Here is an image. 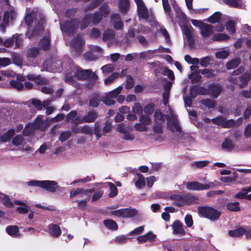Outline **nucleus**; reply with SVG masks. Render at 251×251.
<instances>
[{
	"mask_svg": "<svg viewBox=\"0 0 251 251\" xmlns=\"http://www.w3.org/2000/svg\"><path fill=\"white\" fill-rule=\"evenodd\" d=\"M103 223L104 226L110 229L116 230L118 228L117 224L112 220H105Z\"/></svg>",
	"mask_w": 251,
	"mask_h": 251,
	"instance_id": "42",
	"label": "nucleus"
},
{
	"mask_svg": "<svg viewBox=\"0 0 251 251\" xmlns=\"http://www.w3.org/2000/svg\"><path fill=\"white\" fill-rule=\"evenodd\" d=\"M233 147L234 145L232 141L228 139H226L222 144V148L226 150L230 151Z\"/></svg>",
	"mask_w": 251,
	"mask_h": 251,
	"instance_id": "55",
	"label": "nucleus"
},
{
	"mask_svg": "<svg viewBox=\"0 0 251 251\" xmlns=\"http://www.w3.org/2000/svg\"><path fill=\"white\" fill-rule=\"evenodd\" d=\"M249 192L248 187H245L237 193L234 196V198L238 199H246L248 193Z\"/></svg>",
	"mask_w": 251,
	"mask_h": 251,
	"instance_id": "43",
	"label": "nucleus"
},
{
	"mask_svg": "<svg viewBox=\"0 0 251 251\" xmlns=\"http://www.w3.org/2000/svg\"><path fill=\"white\" fill-rule=\"evenodd\" d=\"M184 195L175 194L172 195L170 196V199L174 201L173 205L181 206L185 205L186 202L184 200Z\"/></svg>",
	"mask_w": 251,
	"mask_h": 251,
	"instance_id": "23",
	"label": "nucleus"
},
{
	"mask_svg": "<svg viewBox=\"0 0 251 251\" xmlns=\"http://www.w3.org/2000/svg\"><path fill=\"white\" fill-rule=\"evenodd\" d=\"M114 65L112 64H109L103 66L101 70L103 73L108 74L113 71Z\"/></svg>",
	"mask_w": 251,
	"mask_h": 251,
	"instance_id": "64",
	"label": "nucleus"
},
{
	"mask_svg": "<svg viewBox=\"0 0 251 251\" xmlns=\"http://www.w3.org/2000/svg\"><path fill=\"white\" fill-rule=\"evenodd\" d=\"M184 59L188 64L197 66L200 63V60L197 58H192L189 55H186Z\"/></svg>",
	"mask_w": 251,
	"mask_h": 251,
	"instance_id": "49",
	"label": "nucleus"
},
{
	"mask_svg": "<svg viewBox=\"0 0 251 251\" xmlns=\"http://www.w3.org/2000/svg\"><path fill=\"white\" fill-rule=\"evenodd\" d=\"M213 27L210 25L205 24L201 27V33L203 37L206 38L213 33Z\"/></svg>",
	"mask_w": 251,
	"mask_h": 251,
	"instance_id": "30",
	"label": "nucleus"
},
{
	"mask_svg": "<svg viewBox=\"0 0 251 251\" xmlns=\"http://www.w3.org/2000/svg\"><path fill=\"white\" fill-rule=\"evenodd\" d=\"M48 232L53 237H59L61 233L60 226L55 224H50L48 226Z\"/></svg>",
	"mask_w": 251,
	"mask_h": 251,
	"instance_id": "20",
	"label": "nucleus"
},
{
	"mask_svg": "<svg viewBox=\"0 0 251 251\" xmlns=\"http://www.w3.org/2000/svg\"><path fill=\"white\" fill-rule=\"evenodd\" d=\"M14 203L15 204L19 205V206H18L16 209V211L19 213L25 214L29 211L30 207L25 202L20 200H15L14 201Z\"/></svg>",
	"mask_w": 251,
	"mask_h": 251,
	"instance_id": "18",
	"label": "nucleus"
},
{
	"mask_svg": "<svg viewBox=\"0 0 251 251\" xmlns=\"http://www.w3.org/2000/svg\"><path fill=\"white\" fill-rule=\"evenodd\" d=\"M198 211L201 217L206 218L212 221L217 220L221 214L220 211L208 206L199 207Z\"/></svg>",
	"mask_w": 251,
	"mask_h": 251,
	"instance_id": "8",
	"label": "nucleus"
},
{
	"mask_svg": "<svg viewBox=\"0 0 251 251\" xmlns=\"http://www.w3.org/2000/svg\"><path fill=\"white\" fill-rule=\"evenodd\" d=\"M222 90L221 85L219 84L210 85L208 88V93L213 98H217Z\"/></svg>",
	"mask_w": 251,
	"mask_h": 251,
	"instance_id": "26",
	"label": "nucleus"
},
{
	"mask_svg": "<svg viewBox=\"0 0 251 251\" xmlns=\"http://www.w3.org/2000/svg\"><path fill=\"white\" fill-rule=\"evenodd\" d=\"M212 121L214 124L221 125L224 127H230L239 125V124H237L236 122L232 120H226L220 117L214 118Z\"/></svg>",
	"mask_w": 251,
	"mask_h": 251,
	"instance_id": "14",
	"label": "nucleus"
},
{
	"mask_svg": "<svg viewBox=\"0 0 251 251\" xmlns=\"http://www.w3.org/2000/svg\"><path fill=\"white\" fill-rule=\"evenodd\" d=\"M209 163L208 161H199L193 162L191 164L192 166L194 168H202L206 166Z\"/></svg>",
	"mask_w": 251,
	"mask_h": 251,
	"instance_id": "54",
	"label": "nucleus"
},
{
	"mask_svg": "<svg viewBox=\"0 0 251 251\" xmlns=\"http://www.w3.org/2000/svg\"><path fill=\"white\" fill-rule=\"evenodd\" d=\"M109 13V9L106 4L103 5L100 9V11L94 14H88L85 16L81 21L80 28L83 29L88 26L91 21L94 24L99 23L103 16H106Z\"/></svg>",
	"mask_w": 251,
	"mask_h": 251,
	"instance_id": "2",
	"label": "nucleus"
},
{
	"mask_svg": "<svg viewBox=\"0 0 251 251\" xmlns=\"http://www.w3.org/2000/svg\"><path fill=\"white\" fill-rule=\"evenodd\" d=\"M134 179L135 184L137 188L141 189L145 186L146 183L145 177L141 174H137Z\"/></svg>",
	"mask_w": 251,
	"mask_h": 251,
	"instance_id": "32",
	"label": "nucleus"
},
{
	"mask_svg": "<svg viewBox=\"0 0 251 251\" xmlns=\"http://www.w3.org/2000/svg\"><path fill=\"white\" fill-rule=\"evenodd\" d=\"M91 51L99 57L101 55L102 50L100 47L97 46H93L91 49Z\"/></svg>",
	"mask_w": 251,
	"mask_h": 251,
	"instance_id": "63",
	"label": "nucleus"
},
{
	"mask_svg": "<svg viewBox=\"0 0 251 251\" xmlns=\"http://www.w3.org/2000/svg\"><path fill=\"white\" fill-rule=\"evenodd\" d=\"M169 115L167 118V125L168 128L172 132L176 133L177 135L180 136L182 133L181 128L177 121V116L175 114L173 110L170 107L169 108Z\"/></svg>",
	"mask_w": 251,
	"mask_h": 251,
	"instance_id": "5",
	"label": "nucleus"
},
{
	"mask_svg": "<svg viewBox=\"0 0 251 251\" xmlns=\"http://www.w3.org/2000/svg\"><path fill=\"white\" fill-rule=\"evenodd\" d=\"M221 16V13L220 12H216L208 18L207 21L211 23H215L219 22Z\"/></svg>",
	"mask_w": 251,
	"mask_h": 251,
	"instance_id": "50",
	"label": "nucleus"
},
{
	"mask_svg": "<svg viewBox=\"0 0 251 251\" xmlns=\"http://www.w3.org/2000/svg\"><path fill=\"white\" fill-rule=\"evenodd\" d=\"M111 23L116 29H120L123 26V23L118 14H114L111 16Z\"/></svg>",
	"mask_w": 251,
	"mask_h": 251,
	"instance_id": "25",
	"label": "nucleus"
},
{
	"mask_svg": "<svg viewBox=\"0 0 251 251\" xmlns=\"http://www.w3.org/2000/svg\"><path fill=\"white\" fill-rule=\"evenodd\" d=\"M241 60L240 58L234 59L228 62L226 65L228 70L233 69L237 67L240 63Z\"/></svg>",
	"mask_w": 251,
	"mask_h": 251,
	"instance_id": "41",
	"label": "nucleus"
},
{
	"mask_svg": "<svg viewBox=\"0 0 251 251\" xmlns=\"http://www.w3.org/2000/svg\"><path fill=\"white\" fill-rule=\"evenodd\" d=\"M163 6L166 13L168 14L171 19H173V16L171 14V7L168 3V0H162Z\"/></svg>",
	"mask_w": 251,
	"mask_h": 251,
	"instance_id": "51",
	"label": "nucleus"
},
{
	"mask_svg": "<svg viewBox=\"0 0 251 251\" xmlns=\"http://www.w3.org/2000/svg\"><path fill=\"white\" fill-rule=\"evenodd\" d=\"M98 116V114L96 112L90 111L87 115L83 117V120L86 123L93 122Z\"/></svg>",
	"mask_w": 251,
	"mask_h": 251,
	"instance_id": "35",
	"label": "nucleus"
},
{
	"mask_svg": "<svg viewBox=\"0 0 251 251\" xmlns=\"http://www.w3.org/2000/svg\"><path fill=\"white\" fill-rule=\"evenodd\" d=\"M251 75L249 73H245L240 78V83L239 85L240 87H243L245 86L250 80Z\"/></svg>",
	"mask_w": 251,
	"mask_h": 251,
	"instance_id": "40",
	"label": "nucleus"
},
{
	"mask_svg": "<svg viewBox=\"0 0 251 251\" xmlns=\"http://www.w3.org/2000/svg\"><path fill=\"white\" fill-rule=\"evenodd\" d=\"M28 186L42 188L50 192L56 191L57 183L52 180H31L27 182Z\"/></svg>",
	"mask_w": 251,
	"mask_h": 251,
	"instance_id": "4",
	"label": "nucleus"
},
{
	"mask_svg": "<svg viewBox=\"0 0 251 251\" xmlns=\"http://www.w3.org/2000/svg\"><path fill=\"white\" fill-rule=\"evenodd\" d=\"M111 213L117 217L130 218L135 216L137 214V211L135 209L126 208L113 211Z\"/></svg>",
	"mask_w": 251,
	"mask_h": 251,
	"instance_id": "13",
	"label": "nucleus"
},
{
	"mask_svg": "<svg viewBox=\"0 0 251 251\" xmlns=\"http://www.w3.org/2000/svg\"><path fill=\"white\" fill-rule=\"evenodd\" d=\"M108 186L110 187V192L109 194L110 197H114L117 194V188L115 185L111 182H107L106 183Z\"/></svg>",
	"mask_w": 251,
	"mask_h": 251,
	"instance_id": "53",
	"label": "nucleus"
},
{
	"mask_svg": "<svg viewBox=\"0 0 251 251\" xmlns=\"http://www.w3.org/2000/svg\"><path fill=\"white\" fill-rule=\"evenodd\" d=\"M102 101L107 105H111L115 104V101L113 98L110 96L107 93L102 98Z\"/></svg>",
	"mask_w": 251,
	"mask_h": 251,
	"instance_id": "47",
	"label": "nucleus"
},
{
	"mask_svg": "<svg viewBox=\"0 0 251 251\" xmlns=\"http://www.w3.org/2000/svg\"><path fill=\"white\" fill-rule=\"evenodd\" d=\"M201 70L199 72H193L188 76L189 78L191 80L193 83L198 82L201 79Z\"/></svg>",
	"mask_w": 251,
	"mask_h": 251,
	"instance_id": "37",
	"label": "nucleus"
},
{
	"mask_svg": "<svg viewBox=\"0 0 251 251\" xmlns=\"http://www.w3.org/2000/svg\"><path fill=\"white\" fill-rule=\"evenodd\" d=\"M16 76L17 79L16 80H11L10 82V85L12 88L19 90H22L24 88L23 82L25 81V78L23 76L19 75H17Z\"/></svg>",
	"mask_w": 251,
	"mask_h": 251,
	"instance_id": "17",
	"label": "nucleus"
},
{
	"mask_svg": "<svg viewBox=\"0 0 251 251\" xmlns=\"http://www.w3.org/2000/svg\"><path fill=\"white\" fill-rule=\"evenodd\" d=\"M5 230L6 233L11 237L19 238L21 236L19 227L17 226H8L6 227Z\"/></svg>",
	"mask_w": 251,
	"mask_h": 251,
	"instance_id": "22",
	"label": "nucleus"
},
{
	"mask_svg": "<svg viewBox=\"0 0 251 251\" xmlns=\"http://www.w3.org/2000/svg\"><path fill=\"white\" fill-rule=\"evenodd\" d=\"M140 121L141 123L145 125L146 126L151 124V119L149 116H141L140 117Z\"/></svg>",
	"mask_w": 251,
	"mask_h": 251,
	"instance_id": "61",
	"label": "nucleus"
},
{
	"mask_svg": "<svg viewBox=\"0 0 251 251\" xmlns=\"http://www.w3.org/2000/svg\"><path fill=\"white\" fill-rule=\"evenodd\" d=\"M123 89V87L120 86L115 89L114 90L107 93L112 98H114L117 97L118 95L121 92Z\"/></svg>",
	"mask_w": 251,
	"mask_h": 251,
	"instance_id": "56",
	"label": "nucleus"
},
{
	"mask_svg": "<svg viewBox=\"0 0 251 251\" xmlns=\"http://www.w3.org/2000/svg\"><path fill=\"white\" fill-rule=\"evenodd\" d=\"M14 134V130L13 129H9L6 133L1 137V140L3 142L8 141Z\"/></svg>",
	"mask_w": 251,
	"mask_h": 251,
	"instance_id": "48",
	"label": "nucleus"
},
{
	"mask_svg": "<svg viewBox=\"0 0 251 251\" xmlns=\"http://www.w3.org/2000/svg\"><path fill=\"white\" fill-rule=\"evenodd\" d=\"M0 200L6 206L8 207H13V203L10 200V199L8 197L5 195L4 194H2L0 192Z\"/></svg>",
	"mask_w": 251,
	"mask_h": 251,
	"instance_id": "38",
	"label": "nucleus"
},
{
	"mask_svg": "<svg viewBox=\"0 0 251 251\" xmlns=\"http://www.w3.org/2000/svg\"><path fill=\"white\" fill-rule=\"evenodd\" d=\"M230 50L228 49H222L216 53V57L219 59H226L229 55Z\"/></svg>",
	"mask_w": 251,
	"mask_h": 251,
	"instance_id": "36",
	"label": "nucleus"
},
{
	"mask_svg": "<svg viewBox=\"0 0 251 251\" xmlns=\"http://www.w3.org/2000/svg\"><path fill=\"white\" fill-rule=\"evenodd\" d=\"M137 7L138 15L140 18L146 20L149 22H154V19L152 12L146 7L142 0H134Z\"/></svg>",
	"mask_w": 251,
	"mask_h": 251,
	"instance_id": "6",
	"label": "nucleus"
},
{
	"mask_svg": "<svg viewBox=\"0 0 251 251\" xmlns=\"http://www.w3.org/2000/svg\"><path fill=\"white\" fill-rule=\"evenodd\" d=\"M100 102V99L98 94H94L90 100L89 105L92 107H97Z\"/></svg>",
	"mask_w": 251,
	"mask_h": 251,
	"instance_id": "46",
	"label": "nucleus"
},
{
	"mask_svg": "<svg viewBox=\"0 0 251 251\" xmlns=\"http://www.w3.org/2000/svg\"><path fill=\"white\" fill-rule=\"evenodd\" d=\"M26 77L28 79L33 80L35 83L39 85L45 84L48 82V80L46 79L41 77L39 75L29 74Z\"/></svg>",
	"mask_w": 251,
	"mask_h": 251,
	"instance_id": "29",
	"label": "nucleus"
},
{
	"mask_svg": "<svg viewBox=\"0 0 251 251\" xmlns=\"http://www.w3.org/2000/svg\"><path fill=\"white\" fill-rule=\"evenodd\" d=\"M94 191L93 189H90L88 190H84L82 188H78L75 190H74L71 192L70 197H73L76 195H79L80 197H82L85 195H88V196Z\"/></svg>",
	"mask_w": 251,
	"mask_h": 251,
	"instance_id": "24",
	"label": "nucleus"
},
{
	"mask_svg": "<svg viewBox=\"0 0 251 251\" xmlns=\"http://www.w3.org/2000/svg\"><path fill=\"white\" fill-rule=\"evenodd\" d=\"M246 231V229L244 227H240L235 230H231L229 231L228 234L230 236L233 237H239L244 234Z\"/></svg>",
	"mask_w": 251,
	"mask_h": 251,
	"instance_id": "33",
	"label": "nucleus"
},
{
	"mask_svg": "<svg viewBox=\"0 0 251 251\" xmlns=\"http://www.w3.org/2000/svg\"><path fill=\"white\" fill-rule=\"evenodd\" d=\"M144 226H139V227L135 228L132 231L129 232L128 233V235L129 236H131V235H136L139 234L143 232V231H144Z\"/></svg>",
	"mask_w": 251,
	"mask_h": 251,
	"instance_id": "62",
	"label": "nucleus"
},
{
	"mask_svg": "<svg viewBox=\"0 0 251 251\" xmlns=\"http://www.w3.org/2000/svg\"><path fill=\"white\" fill-rule=\"evenodd\" d=\"M62 62L60 60L48 59L45 61L41 67L42 71L57 72L62 70Z\"/></svg>",
	"mask_w": 251,
	"mask_h": 251,
	"instance_id": "9",
	"label": "nucleus"
},
{
	"mask_svg": "<svg viewBox=\"0 0 251 251\" xmlns=\"http://www.w3.org/2000/svg\"><path fill=\"white\" fill-rule=\"evenodd\" d=\"M119 8L122 14H126L129 8L128 0H119Z\"/></svg>",
	"mask_w": 251,
	"mask_h": 251,
	"instance_id": "31",
	"label": "nucleus"
},
{
	"mask_svg": "<svg viewBox=\"0 0 251 251\" xmlns=\"http://www.w3.org/2000/svg\"><path fill=\"white\" fill-rule=\"evenodd\" d=\"M154 121L156 126H160L165 122V119L160 111H156L154 113Z\"/></svg>",
	"mask_w": 251,
	"mask_h": 251,
	"instance_id": "34",
	"label": "nucleus"
},
{
	"mask_svg": "<svg viewBox=\"0 0 251 251\" xmlns=\"http://www.w3.org/2000/svg\"><path fill=\"white\" fill-rule=\"evenodd\" d=\"M69 68L67 69L65 81L75 87H78L79 85L75 81L74 78L83 80L86 78H91L92 80H96L97 76L95 73L92 72L90 70H81L79 67L75 66L72 63V60H68Z\"/></svg>",
	"mask_w": 251,
	"mask_h": 251,
	"instance_id": "1",
	"label": "nucleus"
},
{
	"mask_svg": "<svg viewBox=\"0 0 251 251\" xmlns=\"http://www.w3.org/2000/svg\"><path fill=\"white\" fill-rule=\"evenodd\" d=\"M153 133L151 135V138L155 141L161 142L164 140V137L162 135V128L160 126H154Z\"/></svg>",
	"mask_w": 251,
	"mask_h": 251,
	"instance_id": "19",
	"label": "nucleus"
},
{
	"mask_svg": "<svg viewBox=\"0 0 251 251\" xmlns=\"http://www.w3.org/2000/svg\"><path fill=\"white\" fill-rule=\"evenodd\" d=\"M39 54V50L37 48H33L27 50L26 56L28 58H35Z\"/></svg>",
	"mask_w": 251,
	"mask_h": 251,
	"instance_id": "52",
	"label": "nucleus"
},
{
	"mask_svg": "<svg viewBox=\"0 0 251 251\" xmlns=\"http://www.w3.org/2000/svg\"><path fill=\"white\" fill-rule=\"evenodd\" d=\"M228 36L223 33H218L215 34L213 37V41L225 40L228 39Z\"/></svg>",
	"mask_w": 251,
	"mask_h": 251,
	"instance_id": "60",
	"label": "nucleus"
},
{
	"mask_svg": "<svg viewBox=\"0 0 251 251\" xmlns=\"http://www.w3.org/2000/svg\"><path fill=\"white\" fill-rule=\"evenodd\" d=\"M172 228L174 234L184 235L185 231L183 224L179 221H176L172 225Z\"/></svg>",
	"mask_w": 251,
	"mask_h": 251,
	"instance_id": "21",
	"label": "nucleus"
},
{
	"mask_svg": "<svg viewBox=\"0 0 251 251\" xmlns=\"http://www.w3.org/2000/svg\"><path fill=\"white\" fill-rule=\"evenodd\" d=\"M132 110L134 114H140L142 113L143 109L140 103L136 102L133 105Z\"/></svg>",
	"mask_w": 251,
	"mask_h": 251,
	"instance_id": "57",
	"label": "nucleus"
},
{
	"mask_svg": "<svg viewBox=\"0 0 251 251\" xmlns=\"http://www.w3.org/2000/svg\"><path fill=\"white\" fill-rule=\"evenodd\" d=\"M219 182L214 181L206 184H203L198 181L188 182L185 183L187 189L191 191H201L213 188L218 185Z\"/></svg>",
	"mask_w": 251,
	"mask_h": 251,
	"instance_id": "7",
	"label": "nucleus"
},
{
	"mask_svg": "<svg viewBox=\"0 0 251 251\" xmlns=\"http://www.w3.org/2000/svg\"><path fill=\"white\" fill-rule=\"evenodd\" d=\"M78 27V22L76 20H72L70 22H66L64 24L60 23V28L62 32L69 35L73 33Z\"/></svg>",
	"mask_w": 251,
	"mask_h": 251,
	"instance_id": "11",
	"label": "nucleus"
},
{
	"mask_svg": "<svg viewBox=\"0 0 251 251\" xmlns=\"http://www.w3.org/2000/svg\"><path fill=\"white\" fill-rule=\"evenodd\" d=\"M12 144L16 146H20L25 143V140L22 135H17L12 140Z\"/></svg>",
	"mask_w": 251,
	"mask_h": 251,
	"instance_id": "44",
	"label": "nucleus"
},
{
	"mask_svg": "<svg viewBox=\"0 0 251 251\" xmlns=\"http://www.w3.org/2000/svg\"><path fill=\"white\" fill-rule=\"evenodd\" d=\"M226 29L229 33H234L235 31L234 22L232 21H229L226 24Z\"/></svg>",
	"mask_w": 251,
	"mask_h": 251,
	"instance_id": "59",
	"label": "nucleus"
},
{
	"mask_svg": "<svg viewBox=\"0 0 251 251\" xmlns=\"http://www.w3.org/2000/svg\"><path fill=\"white\" fill-rule=\"evenodd\" d=\"M49 124V123L48 119L44 121L43 116L39 115L33 124H29L25 127L23 131V134L25 136L29 135L33 133L35 129L44 130L47 127Z\"/></svg>",
	"mask_w": 251,
	"mask_h": 251,
	"instance_id": "3",
	"label": "nucleus"
},
{
	"mask_svg": "<svg viewBox=\"0 0 251 251\" xmlns=\"http://www.w3.org/2000/svg\"><path fill=\"white\" fill-rule=\"evenodd\" d=\"M224 2L230 6L244 9L245 8L244 0H223Z\"/></svg>",
	"mask_w": 251,
	"mask_h": 251,
	"instance_id": "27",
	"label": "nucleus"
},
{
	"mask_svg": "<svg viewBox=\"0 0 251 251\" xmlns=\"http://www.w3.org/2000/svg\"><path fill=\"white\" fill-rule=\"evenodd\" d=\"M39 46L40 48L44 50H48L50 48V39L48 36L44 37L40 42Z\"/></svg>",
	"mask_w": 251,
	"mask_h": 251,
	"instance_id": "39",
	"label": "nucleus"
},
{
	"mask_svg": "<svg viewBox=\"0 0 251 251\" xmlns=\"http://www.w3.org/2000/svg\"><path fill=\"white\" fill-rule=\"evenodd\" d=\"M16 14L13 7H10L9 10L5 12L3 16V23L0 25V30L4 32L5 28L8 25V23L12 22L16 18Z\"/></svg>",
	"mask_w": 251,
	"mask_h": 251,
	"instance_id": "10",
	"label": "nucleus"
},
{
	"mask_svg": "<svg viewBox=\"0 0 251 251\" xmlns=\"http://www.w3.org/2000/svg\"><path fill=\"white\" fill-rule=\"evenodd\" d=\"M239 204L238 202H229L226 204V208L230 211H239L240 210Z\"/></svg>",
	"mask_w": 251,
	"mask_h": 251,
	"instance_id": "45",
	"label": "nucleus"
},
{
	"mask_svg": "<svg viewBox=\"0 0 251 251\" xmlns=\"http://www.w3.org/2000/svg\"><path fill=\"white\" fill-rule=\"evenodd\" d=\"M115 32L113 30H105L102 34V39L107 44L112 43L114 40Z\"/></svg>",
	"mask_w": 251,
	"mask_h": 251,
	"instance_id": "28",
	"label": "nucleus"
},
{
	"mask_svg": "<svg viewBox=\"0 0 251 251\" xmlns=\"http://www.w3.org/2000/svg\"><path fill=\"white\" fill-rule=\"evenodd\" d=\"M84 43V40L80 36H78L73 40L70 44V46L72 48V51L74 55L76 56L80 53Z\"/></svg>",
	"mask_w": 251,
	"mask_h": 251,
	"instance_id": "12",
	"label": "nucleus"
},
{
	"mask_svg": "<svg viewBox=\"0 0 251 251\" xmlns=\"http://www.w3.org/2000/svg\"><path fill=\"white\" fill-rule=\"evenodd\" d=\"M44 23L45 20L43 18H42L38 22L36 29L34 31H31L29 28H28L27 32L26 33V36L30 38L32 36L39 34L43 30V24Z\"/></svg>",
	"mask_w": 251,
	"mask_h": 251,
	"instance_id": "16",
	"label": "nucleus"
},
{
	"mask_svg": "<svg viewBox=\"0 0 251 251\" xmlns=\"http://www.w3.org/2000/svg\"><path fill=\"white\" fill-rule=\"evenodd\" d=\"M81 133L85 134L91 135L93 133V129L88 125L82 126Z\"/></svg>",
	"mask_w": 251,
	"mask_h": 251,
	"instance_id": "58",
	"label": "nucleus"
},
{
	"mask_svg": "<svg viewBox=\"0 0 251 251\" xmlns=\"http://www.w3.org/2000/svg\"><path fill=\"white\" fill-rule=\"evenodd\" d=\"M182 30L187 38L189 46L194 43L193 31L194 29L191 25H185L182 27Z\"/></svg>",
	"mask_w": 251,
	"mask_h": 251,
	"instance_id": "15",
	"label": "nucleus"
}]
</instances>
